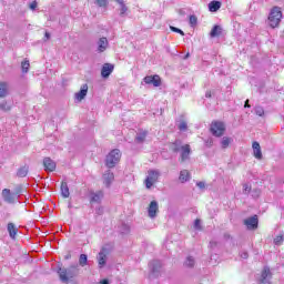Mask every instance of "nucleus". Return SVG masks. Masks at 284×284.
Segmentation results:
<instances>
[{
  "label": "nucleus",
  "mask_w": 284,
  "mask_h": 284,
  "mask_svg": "<svg viewBox=\"0 0 284 284\" xmlns=\"http://www.w3.org/2000/svg\"><path fill=\"white\" fill-rule=\"evenodd\" d=\"M79 264H72L69 267H58V275L61 283H72L79 275Z\"/></svg>",
  "instance_id": "f257e3e1"
},
{
  "label": "nucleus",
  "mask_w": 284,
  "mask_h": 284,
  "mask_svg": "<svg viewBox=\"0 0 284 284\" xmlns=\"http://www.w3.org/2000/svg\"><path fill=\"white\" fill-rule=\"evenodd\" d=\"M121 161V150H112L105 158V165L109 169L116 168V164Z\"/></svg>",
  "instance_id": "f03ea898"
},
{
  "label": "nucleus",
  "mask_w": 284,
  "mask_h": 284,
  "mask_svg": "<svg viewBox=\"0 0 284 284\" xmlns=\"http://www.w3.org/2000/svg\"><path fill=\"white\" fill-rule=\"evenodd\" d=\"M283 18V12H281V8L274 7L268 16V26L271 28H277L281 23V19Z\"/></svg>",
  "instance_id": "7ed1b4c3"
},
{
  "label": "nucleus",
  "mask_w": 284,
  "mask_h": 284,
  "mask_svg": "<svg viewBox=\"0 0 284 284\" xmlns=\"http://www.w3.org/2000/svg\"><path fill=\"white\" fill-rule=\"evenodd\" d=\"M108 256H110V248L108 247H102L97 256L98 261V267L102 270V267H105L108 263Z\"/></svg>",
  "instance_id": "20e7f679"
},
{
  "label": "nucleus",
  "mask_w": 284,
  "mask_h": 284,
  "mask_svg": "<svg viewBox=\"0 0 284 284\" xmlns=\"http://www.w3.org/2000/svg\"><path fill=\"white\" fill-rule=\"evenodd\" d=\"M210 131L213 136H223L225 134V123L220 121L212 122Z\"/></svg>",
  "instance_id": "39448f33"
},
{
  "label": "nucleus",
  "mask_w": 284,
  "mask_h": 284,
  "mask_svg": "<svg viewBox=\"0 0 284 284\" xmlns=\"http://www.w3.org/2000/svg\"><path fill=\"white\" fill-rule=\"evenodd\" d=\"M159 176H161V172L159 170L149 171V175L145 179V185L148 190H150V187H152V185L159 181Z\"/></svg>",
  "instance_id": "423d86ee"
},
{
  "label": "nucleus",
  "mask_w": 284,
  "mask_h": 284,
  "mask_svg": "<svg viewBox=\"0 0 284 284\" xmlns=\"http://www.w3.org/2000/svg\"><path fill=\"white\" fill-rule=\"evenodd\" d=\"M146 85H153L154 88H161V77L159 74L146 75L143 79Z\"/></svg>",
  "instance_id": "0eeeda50"
},
{
  "label": "nucleus",
  "mask_w": 284,
  "mask_h": 284,
  "mask_svg": "<svg viewBox=\"0 0 284 284\" xmlns=\"http://www.w3.org/2000/svg\"><path fill=\"white\" fill-rule=\"evenodd\" d=\"M2 199L6 203L12 204L17 203V199H19V195L17 193H12L10 189L2 190Z\"/></svg>",
  "instance_id": "6e6552de"
},
{
  "label": "nucleus",
  "mask_w": 284,
  "mask_h": 284,
  "mask_svg": "<svg viewBox=\"0 0 284 284\" xmlns=\"http://www.w3.org/2000/svg\"><path fill=\"white\" fill-rule=\"evenodd\" d=\"M149 268L151 274L159 276V274H161V270H163V264L159 260H153L149 263Z\"/></svg>",
  "instance_id": "1a4fd4ad"
},
{
  "label": "nucleus",
  "mask_w": 284,
  "mask_h": 284,
  "mask_svg": "<svg viewBox=\"0 0 284 284\" xmlns=\"http://www.w3.org/2000/svg\"><path fill=\"white\" fill-rule=\"evenodd\" d=\"M244 225L247 230H258V215H253L244 220Z\"/></svg>",
  "instance_id": "9d476101"
},
{
  "label": "nucleus",
  "mask_w": 284,
  "mask_h": 284,
  "mask_svg": "<svg viewBox=\"0 0 284 284\" xmlns=\"http://www.w3.org/2000/svg\"><path fill=\"white\" fill-rule=\"evenodd\" d=\"M180 152L181 163H185V161L190 160V154H192V149L190 148V144L183 145Z\"/></svg>",
  "instance_id": "9b49d317"
},
{
  "label": "nucleus",
  "mask_w": 284,
  "mask_h": 284,
  "mask_svg": "<svg viewBox=\"0 0 284 284\" xmlns=\"http://www.w3.org/2000/svg\"><path fill=\"white\" fill-rule=\"evenodd\" d=\"M42 163L45 172H54L57 170V162L50 158H44Z\"/></svg>",
  "instance_id": "f8f14e48"
},
{
  "label": "nucleus",
  "mask_w": 284,
  "mask_h": 284,
  "mask_svg": "<svg viewBox=\"0 0 284 284\" xmlns=\"http://www.w3.org/2000/svg\"><path fill=\"white\" fill-rule=\"evenodd\" d=\"M102 179L105 187H110V185H112V183L114 182V173L108 170L102 175Z\"/></svg>",
  "instance_id": "ddd939ff"
},
{
  "label": "nucleus",
  "mask_w": 284,
  "mask_h": 284,
  "mask_svg": "<svg viewBox=\"0 0 284 284\" xmlns=\"http://www.w3.org/2000/svg\"><path fill=\"white\" fill-rule=\"evenodd\" d=\"M112 72H114V64L105 63L102 67L101 75L103 77V79H108V77H110Z\"/></svg>",
  "instance_id": "4468645a"
},
{
  "label": "nucleus",
  "mask_w": 284,
  "mask_h": 284,
  "mask_svg": "<svg viewBox=\"0 0 284 284\" xmlns=\"http://www.w3.org/2000/svg\"><path fill=\"white\" fill-rule=\"evenodd\" d=\"M270 278H272V272L270 271V267L266 266L262 271L260 283L270 284Z\"/></svg>",
  "instance_id": "2eb2a0df"
},
{
  "label": "nucleus",
  "mask_w": 284,
  "mask_h": 284,
  "mask_svg": "<svg viewBox=\"0 0 284 284\" xmlns=\"http://www.w3.org/2000/svg\"><path fill=\"white\" fill-rule=\"evenodd\" d=\"M252 148H253V155L255 156V159L261 161V159H263V152L261 151V144L255 141V142H253Z\"/></svg>",
  "instance_id": "dca6fc26"
},
{
  "label": "nucleus",
  "mask_w": 284,
  "mask_h": 284,
  "mask_svg": "<svg viewBox=\"0 0 284 284\" xmlns=\"http://www.w3.org/2000/svg\"><path fill=\"white\" fill-rule=\"evenodd\" d=\"M7 230L9 232L10 239L16 240L17 234L19 233V229H17V225H14V223L10 222L7 225Z\"/></svg>",
  "instance_id": "f3484780"
},
{
  "label": "nucleus",
  "mask_w": 284,
  "mask_h": 284,
  "mask_svg": "<svg viewBox=\"0 0 284 284\" xmlns=\"http://www.w3.org/2000/svg\"><path fill=\"white\" fill-rule=\"evenodd\" d=\"M88 97V84H83L78 93H75L77 101H83Z\"/></svg>",
  "instance_id": "a211bd4d"
},
{
  "label": "nucleus",
  "mask_w": 284,
  "mask_h": 284,
  "mask_svg": "<svg viewBox=\"0 0 284 284\" xmlns=\"http://www.w3.org/2000/svg\"><path fill=\"white\" fill-rule=\"evenodd\" d=\"M102 200H103V191H97L91 193L90 201L92 203H101Z\"/></svg>",
  "instance_id": "6ab92c4d"
},
{
  "label": "nucleus",
  "mask_w": 284,
  "mask_h": 284,
  "mask_svg": "<svg viewBox=\"0 0 284 284\" xmlns=\"http://www.w3.org/2000/svg\"><path fill=\"white\" fill-rule=\"evenodd\" d=\"M118 232L122 236H128V233L130 232V225H128L125 222H121L118 226Z\"/></svg>",
  "instance_id": "aec40b11"
},
{
  "label": "nucleus",
  "mask_w": 284,
  "mask_h": 284,
  "mask_svg": "<svg viewBox=\"0 0 284 284\" xmlns=\"http://www.w3.org/2000/svg\"><path fill=\"white\" fill-rule=\"evenodd\" d=\"M108 50V38H100L98 41V52H105Z\"/></svg>",
  "instance_id": "412c9836"
},
{
  "label": "nucleus",
  "mask_w": 284,
  "mask_h": 284,
  "mask_svg": "<svg viewBox=\"0 0 284 284\" xmlns=\"http://www.w3.org/2000/svg\"><path fill=\"white\" fill-rule=\"evenodd\" d=\"M222 33H223V28H221V26H219V24H215V26L212 28L211 32H210V37H211L212 39H214V38H216V37H221Z\"/></svg>",
  "instance_id": "4be33fe9"
},
{
  "label": "nucleus",
  "mask_w": 284,
  "mask_h": 284,
  "mask_svg": "<svg viewBox=\"0 0 284 284\" xmlns=\"http://www.w3.org/2000/svg\"><path fill=\"white\" fill-rule=\"evenodd\" d=\"M210 12H219L221 10V1L213 0L209 3Z\"/></svg>",
  "instance_id": "5701e85b"
},
{
  "label": "nucleus",
  "mask_w": 284,
  "mask_h": 284,
  "mask_svg": "<svg viewBox=\"0 0 284 284\" xmlns=\"http://www.w3.org/2000/svg\"><path fill=\"white\" fill-rule=\"evenodd\" d=\"M116 3H119L120 6V17H125L129 8L128 6L125 4V1L124 0H115Z\"/></svg>",
  "instance_id": "b1692460"
},
{
  "label": "nucleus",
  "mask_w": 284,
  "mask_h": 284,
  "mask_svg": "<svg viewBox=\"0 0 284 284\" xmlns=\"http://www.w3.org/2000/svg\"><path fill=\"white\" fill-rule=\"evenodd\" d=\"M179 180L181 181V183H187V181H190V171L189 170H182L180 172Z\"/></svg>",
  "instance_id": "393cba45"
},
{
  "label": "nucleus",
  "mask_w": 284,
  "mask_h": 284,
  "mask_svg": "<svg viewBox=\"0 0 284 284\" xmlns=\"http://www.w3.org/2000/svg\"><path fill=\"white\" fill-rule=\"evenodd\" d=\"M61 194L64 199L70 196V187H68V182L61 183Z\"/></svg>",
  "instance_id": "a878e982"
},
{
  "label": "nucleus",
  "mask_w": 284,
  "mask_h": 284,
  "mask_svg": "<svg viewBox=\"0 0 284 284\" xmlns=\"http://www.w3.org/2000/svg\"><path fill=\"white\" fill-rule=\"evenodd\" d=\"M8 94V82H0V99H6Z\"/></svg>",
  "instance_id": "bb28decb"
},
{
  "label": "nucleus",
  "mask_w": 284,
  "mask_h": 284,
  "mask_svg": "<svg viewBox=\"0 0 284 284\" xmlns=\"http://www.w3.org/2000/svg\"><path fill=\"white\" fill-rule=\"evenodd\" d=\"M182 148H183V145H181L180 140H175L174 143L171 144V151L174 152L175 154L181 152Z\"/></svg>",
  "instance_id": "cd10ccee"
},
{
  "label": "nucleus",
  "mask_w": 284,
  "mask_h": 284,
  "mask_svg": "<svg viewBox=\"0 0 284 284\" xmlns=\"http://www.w3.org/2000/svg\"><path fill=\"white\" fill-rule=\"evenodd\" d=\"M28 172H29V168L28 166H21L18 172H17V176H19V179H26V176H28Z\"/></svg>",
  "instance_id": "c85d7f7f"
},
{
  "label": "nucleus",
  "mask_w": 284,
  "mask_h": 284,
  "mask_svg": "<svg viewBox=\"0 0 284 284\" xmlns=\"http://www.w3.org/2000/svg\"><path fill=\"white\" fill-rule=\"evenodd\" d=\"M159 212V202L152 201L149 205V214H156Z\"/></svg>",
  "instance_id": "c756f323"
},
{
  "label": "nucleus",
  "mask_w": 284,
  "mask_h": 284,
  "mask_svg": "<svg viewBox=\"0 0 284 284\" xmlns=\"http://www.w3.org/2000/svg\"><path fill=\"white\" fill-rule=\"evenodd\" d=\"M21 70L23 74H28V72L30 71V60L24 59V61L21 62Z\"/></svg>",
  "instance_id": "7c9ffc66"
},
{
  "label": "nucleus",
  "mask_w": 284,
  "mask_h": 284,
  "mask_svg": "<svg viewBox=\"0 0 284 284\" xmlns=\"http://www.w3.org/2000/svg\"><path fill=\"white\" fill-rule=\"evenodd\" d=\"M146 136H148V131L138 133L135 136V143H143V141H145Z\"/></svg>",
  "instance_id": "2f4dec72"
},
{
  "label": "nucleus",
  "mask_w": 284,
  "mask_h": 284,
  "mask_svg": "<svg viewBox=\"0 0 284 284\" xmlns=\"http://www.w3.org/2000/svg\"><path fill=\"white\" fill-rule=\"evenodd\" d=\"M79 265H80V267H85V265H88V255L80 254Z\"/></svg>",
  "instance_id": "473e14b6"
},
{
  "label": "nucleus",
  "mask_w": 284,
  "mask_h": 284,
  "mask_svg": "<svg viewBox=\"0 0 284 284\" xmlns=\"http://www.w3.org/2000/svg\"><path fill=\"white\" fill-rule=\"evenodd\" d=\"M230 143H232V138L224 136L221 141V145L224 150L230 148Z\"/></svg>",
  "instance_id": "72a5a7b5"
},
{
  "label": "nucleus",
  "mask_w": 284,
  "mask_h": 284,
  "mask_svg": "<svg viewBox=\"0 0 284 284\" xmlns=\"http://www.w3.org/2000/svg\"><path fill=\"white\" fill-rule=\"evenodd\" d=\"M178 130H180V132H187V122L185 121H180L178 124Z\"/></svg>",
  "instance_id": "f704fd0d"
},
{
  "label": "nucleus",
  "mask_w": 284,
  "mask_h": 284,
  "mask_svg": "<svg viewBox=\"0 0 284 284\" xmlns=\"http://www.w3.org/2000/svg\"><path fill=\"white\" fill-rule=\"evenodd\" d=\"M195 263L196 262L194 261V257L189 256V257H186V261H185L184 265L186 267H194Z\"/></svg>",
  "instance_id": "c9c22d12"
},
{
  "label": "nucleus",
  "mask_w": 284,
  "mask_h": 284,
  "mask_svg": "<svg viewBox=\"0 0 284 284\" xmlns=\"http://www.w3.org/2000/svg\"><path fill=\"white\" fill-rule=\"evenodd\" d=\"M189 23H190L191 28H194V26H196V23H199V18H196V16H194V14L190 16Z\"/></svg>",
  "instance_id": "e433bc0d"
},
{
  "label": "nucleus",
  "mask_w": 284,
  "mask_h": 284,
  "mask_svg": "<svg viewBox=\"0 0 284 284\" xmlns=\"http://www.w3.org/2000/svg\"><path fill=\"white\" fill-rule=\"evenodd\" d=\"M255 114L257 116H263V114H265V109H263L261 105L255 106Z\"/></svg>",
  "instance_id": "4c0bfd02"
},
{
  "label": "nucleus",
  "mask_w": 284,
  "mask_h": 284,
  "mask_svg": "<svg viewBox=\"0 0 284 284\" xmlns=\"http://www.w3.org/2000/svg\"><path fill=\"white\" fill-rule=\"evenodd\" d=\"M251 196L253 199H258L261 196V189H253V190H251Z\"/></svg>",
  "instance_id": "58836bf2"
},
{
  "label": "nucleus",
  "mask_w": 284,
  "mask_h": 284,
  "mask_svg": "<svg viewBox=\"0 0 284 284\" xmlns=\"http://www.w3.org/2000/svg\"><path fill=\"white\" fill-rule=\"evenodd\" d=\"M170 30L172 31V32H176L178 34H181V37H185V32H183V30H181V29H179V28H176V27H170Z\"/></svg>",
  "instance_id": "ea45409f"
},
{
  "label": "nucleus",
  "mask_w": 284,
  "mask_h": 284,
  "mask_svg": "<svg viewBox=\"0 0 284 284\" xmlns=\"http://www.w3.org/2000/svg\"><path fill=\"white\" fill-rule=\"evenodd\" d=\"M36 221H40L42 225H48V219L41 216V215H36Z\"/></svg>",
  "instance_id": "a19ab883"
},
{
  "label": "nucleus",
  "mask_w": 284,
  "mask_h": 284,
  "mask_svg": "<svg viewBox=\"0 0 284 284\" xmlns=\"http://www.w3.org/2000/svg\"><path fill=\"white\" fill-rule=\"evenodd\" d=\"M0 110H3V112L10 111V105H8V102H1Z\"/></svg>",
  "instance_id": "79ce46f5"
},
{
  "label": "nucleus",
  "mask_w": 284,
  "mask_h": 284,
  "mask_svg": "<svg viewBox=\"0 0 284 284\" xmlns=\"http://www.w3.org/2000/svg\"><path fill=\"white\" fill-rule=\"evenodd\" d=\"M283 241H284L283 235H277V236L274 239L275 245H282V244H283Z\"/></svg>",
  "instance_id": "37998d69"
},
{
  "label": "nucleus",
  "mask_w": 284,
  "mask_h": 284,
  "mask_svg": "<svg viewBox=\"0 0 284 284\" xmlns=\"http://www.w3.org/2000/svg\"><path fill=\"white\" fill-rule=\"evenodd\" d=\"M95 3L99 8H105V6H108V0H95Z\"/></svg>",
  "instance_id": "c03bdc74"
},
{
  "label": "nucleus",
  "mask_w": 284,
  "mask_h": 284,
  "mask_svg": "<svg viewBox=\"0 0 284 284\" xmlns=\"http://www.w3.org/2000/svg\"><path fill=\"white\" fill-rule=\"evenodd\" d=\"M250 192H252V186H250V184H244L243 194H250Z\"/></svg>",
  "instance_id": "a18cd8bd"
},
{
  "label": "nucleus",
  "mask_w": 284,
  "mask_h": 284,
  "mask_svg": "<svg viewBox=\"0 0 284 284\" xmlns=\"http://www.w3.org/2000/svg\"><path fill=\"white\" fill-rule=\"evenodd\" d=\"M38 2L34 0L29 4L30 10H37Z\"/></svg>",
  "instance_id": "49530a36"
},
{
  "label": "nucleus",
  "mask_w": 284,
  "mask_h": 284,
  "mask_svg": "<svg viewBox=\"0 0 284 284\" xmlns=\"http://www.w3.org/2000/svg\"><path fill=\"white\" fill-rule=\"evenodd\" d=\"M240 256H241V258H248L250 254L247 253V251H242L240 253Z\"/></svg>",
  "instance_id": "de8ad7c7"
},
{
  "label": "nucleus",
  "mask_w": 284,
  "mask_h": 284,
  "mask_svg": "<svg viewBox=\"0 0 284 284\" xmlns=\"http://www.w3.org/2000/svg\"><path fill=\"white\" fill-rule=\"evenodd\" d=\"M194 227H195L196 230H201V220H195V222H194Z\"/></svg>",
  "instance_id": "09e8293b"
},
{
  "label": "nucleus",
  "mask_w": 284,
  "mask_h": 284,
  "mask_svg": "<svg viewBox=\"0 0 284 284\" xmlns=\"http://www.w3.org/2000/svg\"><path fill=\"white\" fill-rule=\"evenodd\" d=\"M196 185L200 190H205V182H197Z\"/></svg>",
  "instance_id": "8fccbe9b"
},
{
  "label": "nucleus",
  "mask_w": 284,
  "mask_h": 284,
  "mask_svg": "<svg viewBox=\"0 0 284 284\" xmlns=\"http://www.w3.org/2000/svg\"><path fill=\"white\" fill-rule=\"evenodd\" d=\"M205 97H206V99H212V92H211V91H207V92L205 93Z\"/></svg>",
  "instance_id": "3c124183"
},
{
  "label": "nucleus",
  "mask_w": 284,
  "mask_h": 284,
  "mask_svg": "<svg viewBox=\"0 0 284 284\" xmlns=\"http://www.w3.org/2000/svg\"><path fill=\"white\" fill-rule=\"evenodd\" d=\"M148 216L149 219H151V221H154V219H156V214H149Z\"/></svg>",
  "instance_id": "603ef678"
},
{
  "label": "nucleus",
  "mask_w": 284,
  "mask_h": 284,
  "mask_svg": "<svg viewBox=\"0 0 284 284\" xmlns=\"http://www.w3.org/2000/svg\"><path fill=\"white\" fill-rule=\"evenodd\" d=\"M100 284H110V281L108 278H104L100 282Z\"/></svg>",
  "instance_id": "864d4df0"
},
{
  "label": "nucleus",
  "mask_w": 284,
  "mask_h": 284,
  "mask_svg": "<svg viewBox=\"0 0 284 284\" xmlns=\"http://www.w3.org/2000/svg\"><path fill=\"white\" fill-rule=\"evenodd\" d=\"M244 108H251V106H250V100H246V101H245Z\"/></svg>",
  "instance_id": "5fc2aeb1"
},
{
  "label": "nucleus",
  "mask_w": 284,
  "mask_h": 284,
  "mask_svg": "<svg viewBox=\"0 0 284 284\" xmlns=\"http://www.w3.org/2000/svg\"><path fill=\"white\" fill-rule=\"evenodd\" d=\"M184 60H187V59H190V52H187L185 55H184V58H183Z\"/></svg>",
  "instance_id": "6e6d98bb"
},
{
  "label": "nucleus",
  "mask_w": 284,
  "mask_h": 284,
  "mask_svg": "<svg viewBox=\"0 0 284 284\" xmlns=\"http://www.w3.org/2000/svg\"><path fill=\"white\" fill-rule=\"evenodd\" d=\"M44 37H45L47 40L50 39V33H49V32H45V33H44Z\"/></svg>",
  "instance_id": "4d7b16f0"
},
{
  "label": "nucleus",
  "mask_w": 284,
  "mask_h": 284,
  "mask_svg": "<svg viewBox=\"0 0 284 284\" xmlns=\"http://www.w3.org/2000/svg\"><path fill=\"white\" fill-rule=\"evenodd\" d=\"M197 211H196V209H192V213L194 214V213H196Z\"/></svg>",
  "instance_id": "13d9d810"
},
{
  "label": "nucleus",
  "mask_w": 284,
  "mask_h": 284,
  "mask_svg": "<svg viewBox=\"0 0 284 284\" xmlns=\"http://www.w3.org/2000/svg\"><path fill=\"white\" fill-rule=\"evenodd\" d=\"M224 236H225V239H230V235H227V234H225Z\"/></svg>",
  "instance_id": "bf43d9fd"
}]
</instances>
